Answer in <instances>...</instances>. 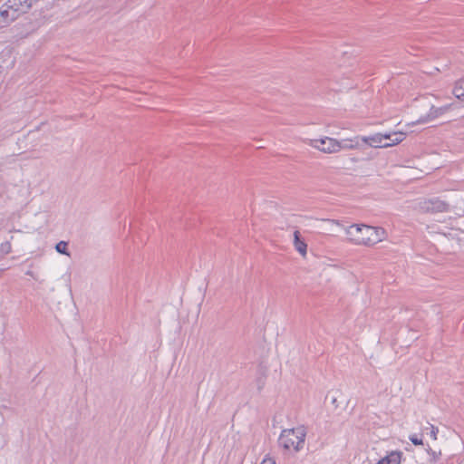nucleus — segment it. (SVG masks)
<instances>
[{
  "instance_id": "nucleus-8",
  "label": "nucleus",
  "mask_w": 464,
  "mask_h": 464,
  "mask_svg": "<svg viewBox=\"0 0 464 464\" xmlns=\"http://www.w3.org/2000/svg\"><path fill=\"white\" fill-rule=\"evenodd\" d=\"M294 246L295 250L302 256H305L307 253V244L301 237L300 232L295 230L294 232Z\"/></svg>"
},
{
  "instance_id": "nucleus-7",
  "label": "nucleus",
  "mask_w": 464,
  "mask_h": 464,
  "mask_svg": "<svg viewBox=\"0 0 464 464\" xmlns=\"http://www.w3.org/2000/svg\"><path fill=\"white\" fill-rule=\"evenodd\" d=\"M0 13L2 14L3 20H5V22H6L7 24L12 23L19 16V14L14 10H13L11 6L9 7L7 2H5L0 6Z\"/></svg>"
},
{
  "instance_id": "nucleus-2",
  "label": "nucleus",
  "mask_w": 464,
  "mask_h": 464,
  "mask_svg": "<svg viewBox=\"0 0 464 464\" xmlns=\"http://www.w3.org/2000/svg\"><path fill=\"white\" fill-rule=\"evenodd\" d=\"M306 436L305 429L303 426L284 430L279 437L278 442L285 450L299 451L304 444Z\"/></svg>"
},
{
  "instance_id": "nucleus-1",
  "label": "nucleus",
  "mask_w": 464,
  "mask_h": 464,
  "mask_svg": "<svg viewBox=\"0 0 464 464\" xmlns=\"http://www.w3.org/2000/svg\"><path fill=\"white\" fill-rule=\"evenodd\" d=\"M348 240L357 246H371L386 238V231L380 227L353 224L344 228Z\"/></svg>"
},
{
  "instance_id": "nucleus-12",
  "label": "nucleus",
  "mask_w": 464,
  "mask_h": 464,
  "mask_svg": "<svg viewBox=\"0 0 464 464\" xmlns=\"http://www.w3.org/2000/svg\"><path fill=\"white\" fill-rule=\"evenodd\" d=\"M449 109H450L449 106H443V107H440V108H435V107L432 106L431 109H430L429 117H430V118H437L438 116L442 115L443 113L448 111Z\"/></svg>"
},
{
  "instance_id": "nucleus-15",
  "label": "nucleus",
  "mask_w": 464,
  "mask_h": 464,
  "mask_svg": "<svg viewBox=\"0 0 464 464\" xmlns=\"http://www.w3.org/2000/svg\"><path fill=\"white\" fill-rule=\"evenodd\" d=\"M409 439H410V440H411L414 445H416V446H419V445H422V444H423L422 440H421V439H419V438L417 437V435H415V434H414V435H411V436L409 437Z\"/></svg>"
},
{
  "instance_id": "nucleus-19",
  "label": "nucleus",
  "mask_w": 464,
  "mask_h": 464,
  "mask_svg": "<svg viewBox=\"0 0 464 464\" xmlns=\"http://www.w3.org/2000/svg\"><path fill=\"white\" fill-rule=\"evenodd\" d=\"M26 275H27V276H32V277H33V278H34V279H36V277L34 276V272H33V271H31V270H28V271L26 272Z\"/></svg>"
},
{
  "instance_id": "nucleus-6",
  "label": "nucleus",
  "mask_w": 464,
  "mask_h": 464,
  "mask_svg": "<svg viewBox=\"0 0 464 464\" xmlns=\"http://www.w3.org/2000/svg\"><path fill=\"white\" fill-rule=\"evenodd\" d=\"M384 139H390V136L382 134V133H376L372 136H362L361 137V140L363 141L366 144H369L372 147H382L383 148V140Z\"/></svg>"
},
{
  "instance_id": "nucleus-9",
  "label": "nucleus",
  "mask_w": 464,
  "mask_h": 464,
  "mask_svg": "<svg viewBox=\"0 0 464 464\" xmlns=\"http://www.w3.org/2000/svg\"><path fill=\"white\" fill-rule=\"evenodd\" d=\"M386 135L390 136V139H387L389 140V142L383 143V148L397 145V144L401 143L406 138V134L401 131L387 133Z\"/></svg>"
},
{
  "instance_id": "nucleus-14",
  "label": "nucleus",
  "mask_w": 464,
  "mask_h": 464,
  "mask_svg": "<svg viewBox=\"0 0 464 464\" xmlns=\"http://www.w3.org/2000/svg\"><path fill=\"white\" fill-rule=\"evenodd\" d=\"M265 380H266V375L264 372L261 373V375L257 378L256 380V383H257V389L260 391L264 385H265Z\"/></svg>"
},
{
  "instance_id": "nucleus-11",
  "label": "nucleus",
  "mask_w": 464,
  "mask_h": 464,
  "mask_svg": "<svg viewBox=\"0 0 464 464\" xmlns=\"http://www.w3.org/2000/svg\"><path fill=\"white\" fill-rule=\"evenodd\" d=\"M453 93L458 99L464 100V78L456 82Z\"/></svg>"
},
{
  "instance_id": "nucleus-18",
  "label": "nucleus",
  "mask_w": 464,
  "mask_h": 464,
  "mask_svg": "<svg viewBox=\"0 0 464 464\" xmlns=\"http://www.w3.org/2000/svg\"><path fill=\"white\" fill-rule=\"evenodd\" d=\"M260 464H276L273 458L266 457L263 459Z\"/></svg>"
},
{
  "instance_id": "nucleus-4",
  "label": "nucleus",
  "mask_w": 464,
  "mask_h": 464,
  "mask_svg": "<svg viewBox=\"0 0 464 464\" xmlns=\"http://www.w3.org/2000/svg\"><path fill=\"white\" fill-rule=\"evenodd\" d=\"M420 209L424 213L448 212L450 205L438 198L425 199L420 203Z\"/></svg>"
},
{
  "instance_id": "nucleus-17",
  "label": "nucleus",
  "mask_w": 464,
  "mask_h": 464,
  "mask_svg": "<svg viewBox=\"0 0 464 464\" xmlns=\"http://www.w3.org/2000/svg\"><path fill=\"white\" fill-rule=\"evenodd\" d=\"M430 437L433 439V440H437V433H438V428H436L435 426L431 425L430 426Z\"/></svg>"
},
{
  "instance_id": "nucleus-16",
  "label": "nucleus",
  "mask_w": 464,
  "mask_h": 464,
  "mask_svg": "<svg viewBox=\"0 0 464 464\" xmlns=\"http://www.w3.org/2000/svg\"><path fill=\"white\" fill-rule=\"evenodd\" d=\"M428 453L430 455L431 459H432L433 461H437V460L440 459V455H441V452H440V451L436 452L435 450H432L431 449H430V450H428Z\"/></svg>"
},
{
  "instance_id": "nucleus-20",
  "label": "nucleus",
  "mask_w": 464,
  "mask_h": 464,
  "mask_svg": "<svg viewBox=\"0 0 464 464\" xmlns=\"http://www.w3.org/2000/svg\"><path fill=\"white\" fill-rule=\"evenodd\" d=\"M327 221H329L331 223H334V224H336V225H340L338 221L334 220V219H327Z\"/></svg>"
},
{
  "instance_id": "nucleus-13",
  "label": "nucleus",
  "mask_w": 464,
  "mask_h": 464,
  "mask_svg": "<svg viewBox=\"0 0 464 464\" xmlns=\"http://www.w3.org/2000/svg\"><path fill=\"white\" fill-rule=\"evenodd\" d=\"M57 252L61 253V254H65V255H68L67 253V243L63 242V241H61L59 242L56 246H55Z\"/></svg>"
},
{
  "instance_id": "nucleus-5",
  "label": "nucleus",
  "mask_w": 464,
  "mask_h": 464,
  "mask_svg": "<svg viewBox=\"0 0 464 464\" xmlns=\"http://www.w3.org/2000/svg\"><path fill=\"white\" fill-rule=\"evenodd\" d=\"M9 7L18 14L27 12L32 6L33 0H7Z\"/></svg>"
},
{
  "instance_id": "nucleus-3",
  "label": "nucleus",
  "mask_w": 464,
  "mask_h": 464,
  "mask_svg": "<svg viewBox=\"0 0 464 464\" xmlns=\"http://www.w3.org/2000/svg\"><path fill=\"white\" fill-rule=\"evenodd\" d=\"M308 145L327 154L337 153L340 151L338 140L330 137L311 139L308 140Z\"/></svg>"
},
{
  "instance_id": "nucleus-10",
  "label": "nucleus",
  "mask_w": 464,
  "mask_h": 464,
  "mask_svg": "<svg viewBox=\"0 0 464 464\" xmlns=\"http://www.w3.org/2000/svg\"><path fill=\"white\" fill-rule=\"evenodd\" d=\"M359 140H361V137L357 136L353 139H344L342 140H338L340 150H353L356 149L359 146Z\"/></svg>"
}]
</instances>
